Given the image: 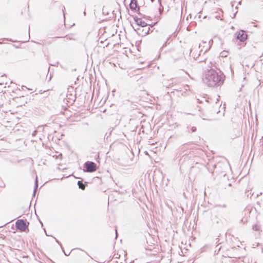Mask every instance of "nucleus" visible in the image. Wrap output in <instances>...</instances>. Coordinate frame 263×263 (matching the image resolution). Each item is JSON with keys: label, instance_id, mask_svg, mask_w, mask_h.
Wrapping results in <instances>:
<instances>
[{"label": "nucleus", "instance_id": "obj_1", "mask_svg": "<svg viewBox=\"0 0 263 263\" xmlns=\"http://www.w3.org/2000/svg\"><path fill=\"white\" fill-rule=\"evenodd\" d=\"M203 82L207 86L214 87L221 85L223 82V77L222 74L213 69L206 71L203 78Z\"/></svg>", "mask_w": 263, "mask_h": 263}, {"label": "nucleus", "instance_id": "obj_2", "mask_svg": "<svg viewBox=\"0 0 263 263\" xmlns=\"http://www.w3.org/2000/svg\"><path fill=\"white\" fill-rule=\"evenodd\" d=\"M84 166L86 169V171L88 172H93L96 171L97 169L96 164L93 162H86L85 163Z\"/></svg>", "mask_w": 263, "mask_h": 263}, {"label": "nucleus", "instance_id": "obj_3", "mask_svg": "<svg viewBox=\"0 0 263 263\" xmlns=\"http://www.w3.org/2000/svg\"><path fill=\"white\" fill-rule=\"evenodd\" d=\"M16 227L21 231H25L27 226L25 221L21 219L18 220L16 222Z\"/></svg>", "mask_w": 263, "mask_h": 263}, {"label": "nucleus", "instance_id": "obj_4", "mask_svg": "<svg viewBox=\"0 0 263 263\" xmlns=\"http://www.w3.org/2000/svg\"><path fill=\"white\" fill-rule=\"evenodd\" d=\"M247 35L245 31L241 30L237 33V39L241 42H243L247 39Z\"/></svg>", "mask_w": 263, "mask_h": 263}, {"label": "nucleus", "instance_id": "obj_5", "mask_svg": "<svg viewBox=\"0 0 263 263\" xmlns=\"http://www.w3.org/2000/svg\"><path fill=\"white\" fill-rule=\"evenodd\" d=\"M136 23L138 25L142 27H147V23H145L141 18H137L136 20Z\"/></svg>", "mask_w": 263, "mask_h": 263}, {"label": "nucleus", "instance_id": "obj_6", "mask_svg": "<svg viewBox=\"0 0 263 263\" xmlns=\"http://www.w3.org/2000/svg\"><path fill=\"white\" fill-rule=\"evenodd\" d=\"M130 8L132 10H136L137 8V0H132L129 4Z\"/></svg>", "mask_w": 263, "mask_h": 263}, {"label": "nucleus", "instance_id": "obj_7", "mask_svg": "<svg viewBox=\"0 0 263 263\" xmlns=\"http://www.w3.org/2000/svg\"><path fill=\"white\" fill-rule=\"evenodd\" d=\"M78 185L80 189L82 190H84L85 187V184H84L82 181H78Z\"/></svg>", "mask_w": 263, "mask_h": 263}, {"label": "nucleus", "instance_id": "obj_8", "mask_svg": "<svg viewBox=\"0 0 263 263\" xmlns=\"http://www.w3.org/2000/svg\"><path fill=\"white\" fill-rule=\"evenodd\" d=\"M37 186H38V185H37V177L36 178V180H35V188H34V194H35L36 191V189L37 188Z\"/></svg>", "mask_w": 263, "mask_h": 263}, {"label": "nucleus", "instance_id": "obj_9", "mask_svg": "<svg viewBox=\"0 0 263 263\" xmlns=\"http://www.w3.org/2000/svg\"><path fill=\"white\" fill-rule=\"evenodd\" d=\"M149 28L146 27L145 29H143V31L144 32L145 34H148L149 32Z\"/></svg>", "mask_w": 263, "mask_h": 263}, {"label": "nucleus", "instance_id": "obj_10", "mask_svg": "<svg viewBox=\"0 0 263 263\" xmlns=\"http://www.w3.org/2000/svg\"><path fill=\"white\" fill-rule=\"evenodd\" d=\"M196 130V128L195 127H192L191 128V131L192 132H195Z\"/></svg>", "mask_w": 263, "mask_h": 263}, {"label": "nucleus", "instance_id": "obj_11", "mask_svg": "<svg viewBox=\"0 0 263 263\" xmlns=\"http://www.w3.org/2000/svg\"><path fill=\"white\" fill-rule=\"evenodd\" d=\"M209 49H210V46H207L206 48L205 49V50L204 51V52H206Z\"/></svg>", "mask_w": 263, "mask_h": 263}, {"label": "nucleus", "instance_id": "obj_12", "mask_svg": "<svg viewBox=\"0 0 263 263\" xmlns=\"http://www.w3.org/2000/svg\"><path fill=\"white\" fill-rule=\"evenodd\" d=\"M36 131H34L32 134V136H34L36 135Z\"/></svg>", "mask_w": 263, "mask_h": 263}, {"label": "nucleus", "instance_id": "obj_13", "mask_svg": "<svg viewBox=\"0 0 263 263\" xmlns=\"http://www.w3.org/2000/svg\"><path fill=\"white\" fill-rule=\"evenodd\" d=\"M203 44H206V42H202V43Z\"/></svg>", "mask_w": 263, "mask_h": 263}, {"label": "nucleus", "instance_id": "obj_14", "mask_svg": "<svg viewBox=\"0 0 263 263\" xmlns=\"http://www.w3.org/2000/svg\"><path fill=\"white\" fill-rule=\"evenodd\" d=\"M201 44H200L199 45V48H201Z\"/></svg>", "mask_w": 263, "mask_h": 263}, {"label": "nucleus", "instance_id": "obj_15", "mask_svg": "<svg viewBox=\"0 0 263 263\" xmlns=\"http://www.w3.org/2000/svg\"><path fill=\"white\" fill-rule=\"evenodd\" d=\"M194 49H191V52H192L193 51Z\"/></svg>", "mask_w": 263, "mask_h": 263}, {"label": "nucleus", "instance_id": "obj_16", "mask_svg": "<svg viewBox=\"0 0 263 263\" xmlns=\"http://www.w3.org/2000/svg\"><path fill=\"white\" fill-rule=\"evenodd\" d=\"M166 42L165 43V44L163 45V46L166 45Z\"/></svg>", "mask_w": 263, "mask_h": 263}, {"label": "nucleus", "instance_id": "obj_17", "mask_svg": "<svg viewBox=\"0 0 263 263\" xmlns=\"http://www.w3.org/2000/svg\"><path fill=\"white\" fill-rule=\"evenodd\" d=\"M202 50H203V49H201L200 50V52H202Z\"/></svg>", "mask_w": 263, "mask_h": 263}, {"label": "nucleus", "instance_id": "obj_18", "mask_svg": "<svg viewBox=\"0 0 263 263\" xmlns=\"http://www.w3.org/2000/svg\"><path fill=\"white\" fill-rule=\"evenodd\" d=\"M116 235H117V231L116 230Z\"/></svg>", "mask_w": 263, "mask_h": 263}]
</instances>
